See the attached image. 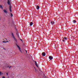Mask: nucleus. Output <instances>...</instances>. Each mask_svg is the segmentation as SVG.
Masks as SVG:
<instances>
[{
  "mask_svg": "<svg viewBox=\"0 0 78 78\" xmlns=\"http://www.w3.org/2000/svg\"><path fill=\"white\" fill-rule=\"evenodd\" d=\"M12 35L14 40H15L16 41H17V40L16 39V38L14 37V34H13V33H12Z\"/></svg>",
  "mask_w": 78,
  "mask_h": 78,
  "instance_id": "obj_1",
  "label": "nucleus"
},
{
  "mask_svg": "<svg viewBox=\"0 0 78 78\" xmlns=\"http://www.w3.org/2000/svg\"><path fill=\"white\" fill-rule=\"evenodd\" d=\"M16 46H17L18 48L20 51L21 52V50L20 49V47H19V46H18V45H17V44H16Z\"/></svg>",
  "mask_w": 78,
  "mask_h": 78,
  "instance_id": "obj_2",
  "label": "nucleus"
},
{
  "mask_svg": "<svg viewBox=\"0 0 78 78\" xmlns=\"http://www.w3.org/2000/svg\"><path fill=\"white\" fill-rule=\"evenodd\" d=\"M49 58L50 60H52V59H53V56H49Z\"/></svg>",
  "mask_w": 78,
  "mask_h": 78,
  "instance_id": "obj_3",
  "label": "nucleus"
},
{
  "mask_svg": "<svg viewBox=\"0 0 78 78\" xmlns=\"http://www.w3.org/2000/svg\"><path fill=\"white\" fill-rule=\"evenodd\" d=\"M51 23L52 25H53L55 24V22L54 21H51Z\"/></svg>",
  "mask_w": 78,
  "mask_h": 78,
  "instance_id": "obj_4",
  "label": "nucleus"
},
{
  "mask_svg": "<svg viewBox=\"0 0 78 78\" xmlns=\"http://www.w3.org/2000/svg\"><path fill=\"white\" fill-rule=\"evenodd\" d=\"M45 53H44V52H43L42 53V55L43 56H45Z\"/></svg>",
  "mask_w": 78,
  "mask_h": 78,
  "instance_id": "obj_5",
  "label": "nucleus"
},
{
  "mask_svg": "<svg viewBox=\"0 0 78 78\" xmlns=\"http://www.w3.org/2000/svg\"><path fill=\"white\" fill-rule=\"evenodd\" d=\"M9 9L10 12H12V11L11 10V6H10Z\"/></svg>",
  "mask_w": 78,
  "mask_h": 78,
  "instance_id": "obj_6",
  "label": "nucleus"
},
{
  "mask_svg": "<svg viewBox=\"0 0 78 78\" xmlns=\"http://www.w3.org/2000/svg\"><path fill=\"white\" fill-rule=\"evenodd\" d=\"M4 12L5 13H6V14H7V11H6V10L4 9L3 10Z\"/></svg>",
  "mask_w": 78,
  "mask_h": 78,
  "instance_id": "obj_7",
  "label": "nucleus"
},
{
  "mask_svg": "<svg viewBox=\"0 0 78 78\" xmlns=\"http://www.w3.org/2000/svg\"><path fill=\"white\" fill-rule=\"evenodd\" d=\"M35 64L36 66L37 67H38V65H37V63L35 61Z\"/></svg>",
  "mask_w": 78,
  "mask_h": 78,
  "instance_id": "obj_8",
  "label": "nucleus"
},
{
  "mask_svg": "<svg viewBox=\"0 0 78 78\" xmlns=\"http://www.w3.org/2000/svg\"><path fill=\"white\" fill-rule=\"evenodd\" d=\"M33 24V23L32 22H31L30 23V26H32Z\"/></svg>",
  "mask_w": 78,
  "mask_h": 78,
  "instance_id": "obj_9",
  "label": "nucleus"
},
{
  "mask_svg": "<svg viewBox=\"0 0 78 78\" xmlns=\"http://www.w3.org/2000/svg\"><path fill=\"white\" fill-rule=\"evenodd\" d=\"M7 3H8L9 5H10V1H9V0H8V1Z\"/></svg>",
  "mask_w": 78,
  "mask_h": 78,
  "instance_id": "obj_10",
  "label": "nucleus"
},
{
  "mask_svg": "<svg viewBox=\"0 0 78 78\" xmlns=\"http://www.w3.org/2000/svg\"><path fill=\"white\" fill-rule=\"evenodd\" d=\"M0 8L3 9V7H2V5H0Z\"/></svg>",
  "mask_w": 78,
  "mask_h": 78,
  "instance_id": "obj_11",
  "label": "nucleus"
},
{
  "mask_svg": "<svg viewBox=\"0 0 78 78\" xmlns=\"http://www.w3.org/2000/svg\"><path fill=\"white\" fill-rule=\"evenodd\" d=\"M37 9H39V6H37Z\"/></svg>",
  "mask_w": 78,
  "mask_h": 78,
  "instance_id": "obj_12",
  "label": "nucleus"
},
{
  "mask_svg": "<svg viewBox=\"0 0 78 78\" xmlns=\"http://www.w3.org/2000/svg\"><path fill=\"white\" fill-rule=\"evenodd\" d=\"M64 39L65 41H67V38L65 37L63 38Z\"/></svg>",
  "mask_w": 78,
  "mask_h": 78,
  "instance_id": "obj_13",
  "label": "nucleus"
},
{
  "mask_svg": "<svg viewBox=\"0 0 78 78\" xmlns=\"http://www.w3.org/2000/svg\"><path fill=\"white\" fill-rule=\"evenodd\" d=\"M73 23H76V21L75 20H73Z\"/></svg>",
  "mask_w": 78,
  "mask_h": 78,
  "instance_id": "obj_14",
  "label": "nucleus"
},
{
  "mask_svg": "<svg viewBox=\"0 0 78 78\" xmlns=\"http://www.w3.org/2000/svg\"><path fill=\"white\" fill-rule=\"evenodd\" d=\"M3 75V73H2V72H0V76H1V75Z\"/></svg>",
  "mask_w": 78,
  "mask_h": 78,
  "instance_id": "obj_15",
  "label": "nucleus"
},
{
  "mask_svg": "<svg viewBox=\"0 0 78 78\" xmlns=\"http://www.w3.org/2000/svg\"><path fill=\"white\" fill-rule=\"evenodd\" d=\"M2 42L4 43H6V42L5 41H2Z\"/></svg>",
  "mask_w": 78,
  "mask_h": 78,
  "instance_id": "obj_16",
  "label": "nucleus"
},
{
  "mask_svg": "<svg viewBox=\"0 0 78 78\" xmlns=\"http://www.w3.org/2000/svg\"><path fill=\"white\" fill-rule=\"evenodd\" d=\"M65 41L66 40L64 39V38H63V42H64V41Z\"/></svg>",
  "mask_w": 78,
  "mask_h": 78,
  "instance_id": "obj_17",
  "label": "nucleus"
},
{
  "mask_svg": "<svg viewBox=\"0 0 78 78\" xmlns=\"http://www.w3.org/2000/svg\"><path fill=\"white\" fill-rule=\"evenodd\" d=\"M11 17H12V16H13L12 14H11Z\"/></svg>",
  "mask_w": 78,
  "mask_h": 78,
  "instance_id": "obj_18",
  "label": "nucleus"
},
{
  "mask_svg": "<svg viewBox=\"0 0 78 78\" xmlns=\"http://www.w3.org/2000/svg\"><path fill=\"white\" fill-rule=\"evenodd\" d=\"M35 70H36V71H37V70H36V68H34Z\"/></svg>",
  "mask_w": 78,
  "mask_h": 78,
  "instance_id": "obj_19",
  "label": "nucleus"
},
{
  "mask_svg": "<svg viewBox=\"0 0 78 78\" xmlns=\"http://www.w3.org/2000/svg\"><path fill=\"white\" fill-rule=\"evenodd\" d=\"M8 41H5V42H8Z\"/></svg>",
  "mask_w": 78,
  "mask_h": 78,
  "instance_id": "obj_20",
  "label": "nucleus"
},
{
  "mask_svg": "<svg viewBox=\"0 0 78 78\" xmlns=\"http://www.w3.org/2000/svg\"><path fill=\"white\" fill-rule=\"evenodd\" d=\"M11 67L12 66H10L9 67V69H10L11 68Z\"/></svg>",
  "mask_w": 78,
  "mask_h": 78,
  "instance_id": "obj_21",
  "label": "nucleus"
},
{
  "mask_svg": "<svg viewBox=\"0 0 78 78\" xmlns=\"http://www.w3.org/2000/svg\"><path fill=\"white\" fill-rule=\"evenodd\" d=\"M2 78H5V77L3 76V77H2Z\"/></svg>",
  "mask_w": 78,
  "mask_h": 78,
  "instance_id": "obj_22",
  "label": "nucleus"
},
{
  "mask_svg": "<svg viewBox=\"0 0 78 78\" xmlns=\"http://www.w3.org/2000/svg\"><path fill=\"white\" fill-rule=\"evenodd\" d=\"M20 40H21V41H22V39H20Z\"/></svg>",
  "mask_w": 78,
  "mask_h": 78,
  "instance_id": "obj_23",
  "label": "nucleus"
},
{
  "mask_svg": "<svg viewBox=\"0 0 78 78\" xmlns=\"http://www.w3.org/2000/svg\"><path fill=\"white\" fill-rule=\"evenodd\" d=\"M8 75V73H7V75Z\"/></svg>",
  "mask_w": 78,
  "mask_h": 78,
  "instance_id": "obj_24",
  "label": "nucleus"
},
{
  "mask_svg": "<svg viewBox=\"0 0 78 78\" xmlns=\"http://www.w3.org/2000/svg\"><path fill=\"white\" fill-rule=\"evenodd\" d=\"M17 36H18V37H19V36L18 35H17Z\"/></svg>",
  "mask_w": 78,
  "mask_h": 78,
  "instance_id": "obj_25",
  "label": "nucleus"
},
{
  "mask_svg": "<svg viewBox=\"0 0 78 78\" xmlns=\"http://www.w3.org/2000/svg\"><path fill=\"white\" fill-rule=\"evenodd\" d=\"M26 51V53H27V51Z\"/></svg>",
  "mask_w": 78,
  "mask_h": 78,
  "instance_id": "obj_26",
  "label": "nucleus"
},
{
  "mask_svg": "<svg viewBox=\"0 0 78 78\" xmlns=\"http://www.w3.org/2000/svg\"><path fill=\"white\" fill-rule=\"evenodd\" d=\"M3 49H4V50H5V48H3Z\"/></svg>",
  "mask_w": 78,
  "mask_h": 78,
  "instance_id": "obj_27",
  "label": "nucleus"
},
{
  "mask_svg": "<svg viewBox=\"0 0 78 78\" xmlns=\"http://www.w3.org/2000/svg\"><path fill=\"white\" fill-rule=\"evenodd\" d=\"M7 67L8 68L9 67V66H7Z\"/></svg>",
  "mask_w": 78,
  "mask_h": 78,
  "instance_id": "obj_28",
  "label": "nucleus"
},
{
  "mask_svg": "<svg viewBox=\"0 0 78 78\" xmlns=\"http://www.w3.org/2000/svg\"><path fill=\"white\" fill-rule=\"evenodd\" d=\"M0 20H1V18H0Z\"/></svg>",
  "mask_w": 78,
  "mask_h": 78,
  "instance_id": "obj_29",
  "label": "nucleus"
},
{
  "mask_svg": "<svg viewBox=\"0 0 78 78\" xmlns=\"http://www.w3.org/2000/svg\"><path fill=\"white\" fill-rule=\"evenodd\" d=\"M6 39V40H7V39Z\"/></svg>",
  "mask_w": 78,
  "mask_h": 78,
  "instance_id": "obj_30",
  "label": "nucleus"
}]
</instances>
